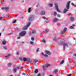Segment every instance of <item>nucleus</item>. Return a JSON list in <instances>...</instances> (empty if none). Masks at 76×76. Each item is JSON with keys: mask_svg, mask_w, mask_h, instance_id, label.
<instances>
[{"mask_svg": "<svg viewBox=\"0 0 76 76\" xmlns=\"http://www.w3.org/2000/svg\"><path fill=\"white\" fill-rule=\"evenodd\" d=\"M70 1H68L66 5V8L67 9L65 8L63 11V12L64 13H65L66 12L68 11V9H69V7H70Z\"/></svg>", "mask_w": 76, "mask_h": 76, "instance_id": "nucleus-1", "label": "nucleus"}, {"mask_svg": "<svg viewBox=\"0 0 76 76\" xmlns=\"http://www.w3.org/2000/svg\"><path fill=\"white\" fill-rule=\"evenodd\" d=\"M31 23V22L28 23L27 24L26 26H25L24 27H23V30H25L26 29H28V27H29V25H30Z\"/></svg>", "mask_w": 76, "mask_h": 76, "instance_id": "nucleus-2", "label": "nucleus"}, {"mask_svg": "<svg viewBox=\"0 0 76 76\" xmlns=\"http://www.w3.org/2000/svg\"><path fill=\"white\" fill-rule=\"evenodd\" d=\"M25 34H26V31H23L19 34V35L23 37V36L25 35Z\"/></svg>", "mask_w": 76, "mask_h": 76, "instance_id": "nucleus-3", "label": "nucleus"}, {"mask_svg": "<svg viewBox=\"0 0 76 76\" xmlns=\"http://www.w3.org/2000/svg\"><path fill=\"white\" fill-rule=\"evenodd\" d=\"M34 19V17L33 15L31 16L29 18L28 20L29 21H32Z\"/></svg>", "mask_w": 76, "mask_h": 76, "instance_id": "nucleus-4", "label": "nucleus"}, {"mask_svg": "<svg viewBox=\"0 0 76 76\" xmlns=\"http://www.w3.org/2000/svg\"><path fill=\"white\" fill-rule=\"evenodd\" d=\"M55 5L56 8V10H57V12H60V11L58 9V5L56 3H55Z\"/></svg>", "mask_w": 76, "mask_h": 76, "instance_id": "nucleus-5", "label": "nucleus"}, {"mask_svg": "<svg viewBox=\"0 0 76 76\" xmlns=\"http://www.w3.org/2000/svg\"><path fill=\"white\" fill-rule=\"evenodd\" d=\"M58 19L57 18H54L53 19V22H56L58 21Z\"/></svg>", "mask_w": 76, "mask_h": 76, "instance_id": "nucleus-6", "label": "nucleus"}, {"mask_svg": "<svg viewBox=\"0 0 76 76\" xmlns=\"http://www.w3.org/2000/svg\"><path fill=\"white\" fill-rule=\"evenodd\" d=\"M68 47V45L66 44H64L63 45V49L64 50H65V47Z\"/></svg>", "mask_w": 76, "mask_h": 76, "instance_id": "nucleus-7", "label": "nucleus"}, {"mask_svg": "<svg viewBox=\"0 0 76 76\" xmlns=\"http://www.w3.org/2000/svg\"><path fill=\"white\" fill-rule=\"evenodd\" d=\"M45 12L44 11H42L40 13L41 15H45Z\"/></svg>", "mask_w": 76, "mask_h": 76, "instance_id": "nucleus-8", "label": "nucleus"}, {"mask_svg": "<svg viewBox=\"0 0 76 76\" xmlns=\"http://www.w3.org/2000/svg\"><path fill=\"white\" fill-rule=\"evenodd\" d=\"M46 54H48V55H50L51 54V52L49 51L46 50L45 51Z\"/></svg>", "mask_w": 76, "mask_h": 76, "instance_id": "nucleus-9", "label": "nucleus"}, {"mask_svg": "<svg viewBox=\"0 0 76 76\" xmlns=\"http://www.w3.org/2000/svg\"><path fill=\"white\" fill-rule=\"evenodd\" d=\"M28 60V58H23V60L24 61H26Z\"/></svg>", "mask_w": 76, "mask_h": 76, "instance_id": "nucleus-10", "label": "nucleus"}, {"mask_svg": "<svg viewBox=\"0 0 76 76\" xmlns=\"http://www.w3.org/2000/svg\"><path fill=\"white\" fill-rule=\"evenodd\" d=\"M36 32V31H35V30H33L32 31V32H31L30 33V34L31 35V34H35Z\"/></svg>", "mask_w": 76, "mask_h": 76, "instance_id": "nucleus-11", "label": "nucleus"}, {"mask_svg": "<svg viewBox=\"0 0 76 76\" xmlns=\"http://www.w3.org/2000/svg\"><path fill=\"white\" fill-rule=\"evenodd\" d=\"M57 72H58V70H57V69H56L54 70L53 71V73H57Z\"/></svg>", "mask_w": 76, "mask_h": 76, "instance_id": "nucleus-12", "label": "nucleus"}, {"mask_svg": "<svg viewBox=\"0 0 76 76\" xmlns=\"http://www.w3.org/2000/svg\"><path fill=\"white\" fill-rule=\"evenodd\" d=\"M70 19L71 20V21H74V20H75L74 18L73 17H70Z\"/></svg>", "mask_w": 76, "mask_h": 76, "instance_id": "nucleus-13", "label": "nucleus"}, {"mask_svg": "<svg viewBox=\"0 0 76 76\" xmlns=\"http://www.w3.org/2000/svg\"><path fill=\"white\" fill-rule=\"evenodd\" d=\"M27 61H28V62H29L30 63H31V61L30 60V59H29V58H28L27 60Z\"/></svg>", "mask_w": 76, "mask_h": 76, "instance_id": "nucleus-14", "label": "nucleus"}, {"mask_svg": "<svg viewBox=\"0 0 76 76\" xmlns=\"http://www.w3.org/2000/svg\"><path fill=\"white\" fill-rule=\"evenodd\" d=\"M2 43L3 45H4L6 43V42L5 41H3L2 42Z\"/></svg>", "mask_w": 76, "mask_h": 76, "instance_id": "nucleus-15", "label": "nucleus"}, {"mask_svg": "<svg viewBox=\"0 0 76 76\" xmlns=\"http://www.w3.org/2000/svg\"><path fill=\"white\" fill-rule=\"evenodd\" d=\"M48 5L50 7H53V4H48Z\"/></svg>", "mask_w": 76, "mask_h": 76, "instance_id": "nucleus-16", "label": "nucleus"}, {"mask_svg": "<svg viewBox=\"0 0 76 76\" xmlns=\"http://www.w3.org/2000/svg\"><path fill=\"white\" fill-rule=\"evenodd\" d=\"M49 31V30L48 29H46L45 31V34H46V33H47V32H48Z\"/></svg>", "mask_w": 76, "mask_h": 76, "instance_id": "nucleus-17", "label": "nucleus"}, {"mask_svg": "<svg viewBox=\"0 0 76 76\" xmlns=\"http://www.w3.org/2000/svg\"><path fill=\"white\" fill-rule=\"evenodd\" d=\"M38 72V70L37 69H35L34 71V73H37Z\"/></svg>", "mask_w": 76, "mask_h": 76, "instance_id": "nucleus-18", "label": "nucleus"}, {"mask_svg": "<svg viewBox=\"0 0 76 76\" xmlns=\"http://www.w3.org/2000/svg\"><path fill=\"white\" fill-rule=\"evenodd\" d=\"M17 70V69L16 68H14L13 70L14 72H16Z\"/></svg>", "mask_w": 76, "mask_h": 76, "instance_id": "nucleus-19", "label": "nucleus"}, {"mask_svg": "<svg viewBox=\"0 0 76 76\" xmlns=\"http://www.w3.org/2000/svg\"><path fill=\"white\" fill-rule=\"evenodd\" d=\"M33 61L34 63H37V62H38V60L36 59H34V60Z\"/></svg>", "mask_w": 76, "mask_h": 76, "instance_id": "nucleus-20", "label": "nucleus"}, {"mask_svg": "<svg viewBox=\"0 0 76 76\" xmlns=\"http://www.w3.org/2000/svg\"><path fill=\"white\" fill-rule=\"evenodd\" d=\"M31 8H29L28 10V12H29V13L31 12Z\"/></svg>", "mask_w": 76, "mask_h": 76, "instance_id": "nucleus-21", "label": "nucleus"}, {"mask_svg": "<svg viewBox=\"0 0 76 76\" xmlns=\"http://www.w3.org/2000/svg\"><path fill=\"white\" fill-rule=\"evenodd\" d=\"M66 30H67V28H64V32H66Z\"/></svg>", "mask_w": 76, "mask_h": 76, "instance_id": "nucleus-22", "label": "nucleus"}, {"mask_svg": "<svg viewBox=\"0 0 76 76\" xmlns=\"http://www.w3.org/2000/svg\"><path fill=\"white\" fill-rule=\"evenodd\" d=\"M8 66H12V63H9L8 64Z\"/></svg>", "mask_w": 76, "mask_h": 76, "instance_id": "nucleus-23", "label": "nucleus"}, {"mask_svg": "<svg viewBox=\"0 0 76 76\" xmlns=\"http://www.w3.org/2000/svg\"><path fill=\"white\" fill-rule=\"evenodd\" d=\"M10 54H9L8 56H5V57H6V58H9V57H10Z\"/></svg>", "mask_w": 76, "mask_h": 76, "instance_id": "nucleus-24", "label": "nucleus"}, {"mask_svg": "<svg viewBox=\"0 0 76 76\" xmlns=\"http://www.w3.org/2000/svg\"><path fill=\"white\" fill-rule=\"evenodd\" d=\"M71 4L72 6H74L75 7H76V5L73 4V3H72Z\"/></svg>", "mask_w": 76, "mask_h": 76, "instance_id": "nucleus-25", "label": "nucleus"}, {"mask_svg": "<svg viewBox=\"0 0 76 76\" xmlns=\"http://www.w3.org/2000/svg\"><path fill=\"white\" fill-rule=\"evenodd\" d=\"M5 10L7 11V10H8L9 9V7H5Z\"/></svg>", "mask_w": 76, "mask_h": 76, "instance_id": "nucleus-26", "label": "nucleus"}, {"mask_svg": "<svg viewBox=\"0 0 76 76\" xmlns=\"http://www.w3.org/2000/svg\"><path fill=\"white\" fill-rule=\"evenodd\" d=\"M39 51V48H37L36 50V53H38Z\"/></svg>", "mask_w": 76, "mask_h": 76, "instance_id": "nucleus-27", "label": "nucleus"}, {"mask_svg": "<svg viewBox=\"0 0 76 76\" xmlns=\"http://www.w3.org/2000/svg\"><path fill=\"white\" fill-rule=\"evenodd\" d=\"M50 64H48L45 65V66L46 67H48V66H50Z\"/></svg>", "mask_w": 76, "mask_h": 76, "instance_id": "nucleus-28", "label": "nucleus"}, {"mask_svg": "<svg viewBox=\"0 0 76 76\" xmlns=\"http://www.w3.org/2000/svg\"><path fill=\"white\" fill-rule=\"evenodd\" d=\"M42 41L43 42H44V43H45V42H46L45 40H44V39H43L42 40Z\"/></svg>", "mask_w": 76, "mask_h": 76, "instance_id": "nucleus-29", "label": "nucleus"}, {"mask_svg": "<svg viewBox=\"0 0 76 76\" xmlns=\"http://www.w3.org/2000/svg\"><path fill=\"white\" fill-rule=\"evenodd\" d=\"M64 63V60H63L61 62H60V64H63Z\"/></svg>", "mask_w": 76, "mask_h": 76, "instance_id": "nucleus-30", "label": "nucleus"}, {"mask_svg": "<svg viewBox=\"0 0 76 76\" xmlns=\"http://www.w3.org/2000/svg\"><path fill=\"white\" fill-rule=\"evenodd\" d=\"M56 39H56V37H54V38L53 39V41H56Z\"/></svg>", "mask_w": 76, "mask_h": 76, "instance_id": "nucleus-31", "label": "nucleus"}, {"mask_svg": "<svg viewBox=\"0 0 76 76\" xmlns=\"http://www.w3.org/2000/svg\"><path fill=\"white\" fill-rule=\"evenodd\" d=\"M56 15H57V12H54V16H56Z\"/></svg>", "mask_w": 76, "mask_h": 76, "instance_id": "nucleus-32", "label": "nucleus"}, {"mask_svg": "<svg viewBox=\"0 0 76 76\" xmlns=\"http://www.w3.org/2000/svg\"><path fill=\"white\" fill-rule=\"evenodd\" d=\"M30 43L31 44H32H32H34V42H31V41L30 42Z\"/></svg>", "mask_w": 76, "mask_h": 76, "instance_id": "nucleus-33", "label": "nucleus"}, {"mask_svg": "<svg viewBox=\"0 0 76 76\" xmlns=\"http://www.w3.org/2000/svg\"><path fill=\"white\" fill-rule=\"evenodd\" d=\"M22 75H26V74L25 73H22Z\"/></svg>", "mask_w": 76, "mask_h": 76, "instance_id": "nucleus-34", "label": "nucleus"}, {"mask_svg": "<svg viewBox=\"0 0 76 76\" xmlns=\"http://www.w3.org/2000/svg\"><path fill=\"white\" fill-rule=\"evenodd\" d=\"M16 20H15L13 21L12 22V23H15L16 22Z\"/></svg>", "mask_w": 76, "mask_h": 76, "instance_id": "nucleus-35", "label": "nucleus"}, {"mask_svg": "<svg viewBox=\"0 0 76 76\" xmlns=\"http://www.w3.org/2000/svg\"><path fill=\"white\" fill-rule=\"evenodd\" d=\"M4 48L5 49V50H7V47H5V46H4Z\"/></svg>", "mask_w": 76, "mask_h": 76, "instance_id": "nucleus-36", "label": "nucleus"}, {"mask_svg": "<svg viewBox=\"0 0 76 76\" xmlns=\"http://www.w3.org/2000/svg\"><path fill=\"white\" fill-rule=\"evenodd\" d=\"M45 57H48V55L46 54H45L44 55V56Z\"/></svg>", "mask_w": 76, "mask_h": 76, "instance_id": "nucleus-37", "label": "nucleus"}, {"mask_svg": "<svg viewBox=\"0 0 76 76\" xmlns=\"http://www.w3.org/2000/svg\"><path fill=\"white\" fill-rule=\"evenodd\" d=\"M42 18V19H46V17H43Z\"/></svg>", "mask_w": 76, "mask_h": 76, "instance_id": "nucleus-38", "label": "nucleus"}, {"mask_svg": "<svg viewBox=\"0 0 76 76\" xmlns=\"http://www.w3.org/2000/svg\"><path fill=\"white\" fill-rule=\"evenodd\" d=\"M43 70H44V69H45V65L43 66Z\"/></svg>", "mask_w": 76, "mask_h": 76, "instance_id": "nucleus-39", "label": "nucleus"}, {"mask_svg": "<svg viewBox=\"0 0 76 76\" xmlns=\"http://www.w3.org/2000/svg\"><path fill=\"white\" fill-rule=\"evenodd\" d=\"M31 39L32 41H34V39L33 37H31Z\"/></svg>", "mask_w": 76, "mask_h": 76, "instance_id": "nucleus-40", "label": "nucleus"}, {"mask_svg": "<svg viewBox=\"0 0 76 76\" xmlns=\"http://www.w3.org/2000/svg\"><path fill=\"white\" fill-rule=\"evenodd\" d=\"M20 37H18L17 38V39H20Z\"/></svg>", "mask_w": 76, "mask_h": 76, "instance_id": "nucleus-41", "label": "nucleus"}, {"mask_svg": "<svg viewBox=\"0 0 76 76\" xmlns=\"http://www.w3.org/2000/svg\"><path fill=\"white\" fill-rule=\"evenodd\" d=\"M1 9L2 10H4V9H5V7H2V8H1Z\"/></svg>", "mask_w": 76, "mask_h": 76, "instance_id": "nucleus-42", "label": "nucleus"}, {"mask_svg": "<svg viewBox=\"0 0 76 76\" xmlns=\"http://www.w3.org/2000/svg\"><path fill=\"white\" fill-rule=\"evenodd\" d=\"M37 76H41V74H38Z\"/></svg>", "mask_w": 76, "mask_h": 76, "instance_id": "nucleus-43", "label": "nucleus"}, {"mask_svg": "<svg viewBox=\"0 0 76 76\" xmlns=\"http://www.w3.org/2000/svg\"><path fill=\"white\" fill-rule=\"evenodd\" d=\"M72 28H73V26H71V27H70V29H72Z\"/></svg>", "mask_w": 76, "mask_h": 76, "instance_id": "nucleus-44", "label": "nucleus"}, {"mask_svg": "<svg viewBox=\"0 0 76 76\" xmlns=\"http://www.w3.org/2000/svg\"><path fill=\"white\" fill-rule=\"evenodd\" d=\"M57 16L58 17H60V15H57Z\"/></svg>", "mask_w": 76, "mask_h": 76, "instance_id": "nucleus-45", "label": "nucleus"}, {"mask_svg": "<svg viewBox=\"0 0 76 76\" xmlns=\"http://www.w3.org/2000/svg\"><path fill=\"white\" fill-rule=\"evenodd\" d=\"M38 6H39V3H38V4H37V6H36V7H38Z\"/></svg>", "mask_w": 76, "mask_h": 76, "instance_id": "nucleus-46", "label": "nucleus"}, {"mask_svg": "<svg viewBox=\"0 0 76 76\" xmlns=\"http://www.w3.org/2000/svg\"><path fill=\"white\" fill-rule=\"evenodd\" d=\"M17 69H20V67H17Z\"/></svg>", "mask_w": 76, "mask_h": 76, "instance_id": "nucleus-47", "label": "nucleus"}, {"mask_svg": "<svg viewBox=\"0 0 76 76\" xmlns=\"http://www.w3.org/2000/svg\"><path fill=\"white\" fill-rule=\"evenodd\" d=\"M74 56H75L76 57V54H74Z\"/></svg>", "mask_w": 76, "mask_h": 76, "instance_id": "nucleus-48", "label": "nucleus"}, {"mask_svg": "<svg viewBox=\"0 0 76 76\" xmlns=\"http://www.w3.org/2000/svg\"><path fill=\"white\" fill-rule=\"evenodd\" d=\"M61 34H63V31H61Z\"/></svg>", "mask_w": 76, "mask_h": 76, "instance_id": "nucleus-49", "label": "nucleus"}, {"mask_svg": "<svg viewBox=\"0 0 76 76\" xmlns=\"http://www.w3.org/2000/svg\"><path fill=\"white\" fill-rule=\"evenodd\" d=\"M23 67H20V69H23Z\"/></svg>", "mask_w": 76, "mask_h": 76, "instance_id": "nucleus-50", "label": "nucleus"}, {"mask_svg": "<svg viewBox=\"0 0 76 76\" xmlns=\"http://www.w3.org/2000/svg\"><path fill=\"white\" fill-rule=\"evenodd\" d=\"M18 29H19L18 28H15V30H18Z\"/></svg>", "mask_w": 76, "mask_h": 76, "instance_id": "nucleus-51", "label": "nucleus"}, {"mask_svg": "<svg viewBox=\"0 0 76 76\" xmlns=\"http://www.w3.org/2000/svg\"><path fill=\"white\" fill-rule=\"evenodd\" d=\"M68 16H70V15H71V14L70 13H69L68 15Z\"/></svg>", "mask_w": 76, "mask_h": 76, "instance_id": "nucleus-52", "label": "nucleus"}, {"mask_svg": "<svg viewBox=\"0 0 76 76\" xmlns=\"http://www.w3.org/2000/svg\"><path fill=\"white\" fill-rule=\"evenodd\" d=\"M1 19H2V17H0V20H1Z\"/></svg>", "mask_w": 76, "mask_h": 76, "instance_id": "nucleus-53", "label": "nucleus"}, {"mask_svg": "<svg viewBox=\"0 0 76 76\" xmlns=\"http://www.w3.org/2000/svg\"><path fill=\"white\" fill-rule=\"evenodd\" d=\"M19 53L18 52V53H17V55H19Z\"/></svg>", "mask_w": 76, "mask_h": 76, "instance_id": "nucleus-54", "label": "nucleus"}, {"mask_svg": "<svg viewBox=\"0 0 76 76\" xmlns=\"http://www.w3.org/2000/svg\"><path fill=\"white\" fill-rule=\"evenodd\" d=\"M42 55H43V56H44V53H42Z\"/></svg>", "mask_w": 76, "mask_h": 76, "instance_id": "nucleus-55", "label": "nucleus"}, {"mask_svg": "<svg viewBox=\"0 0 76 76\" xmlns=\"http://www.w3.org/2000/svg\"><path fill=\"white\" fill-rule=\"evenodd\" d=\"M57 25H58V26H59V25H60V24L59 23H58Z\"/></svg>", "mask_w": 76, "mask_h": 76, "instance_id": "nucleus-56", "label": "nucleus"}, {"mask_svg": "<svg viewBox=\"0 0 76 76\" xmlns=\"http://www.w3.org/2000/svg\"><path fill=\"white\" fill-rule=\"evenodd\" d=\"M71 75H72L71 74H69V75H68V76H71Z\"/></svg>", "mask_w": 76, "mask_h": 76, "instance_id": "nucleus-57", "label": "nucleus"}, {"mask_svg": "<svg viewBox=\"0 0 76 76\" xmlns=\"http://www.w3.org/2000/svg\"><path fill=\"white\" fill-rule=\"evenodd\" d=\"M17 16H18V15H15V17H17Z\"/></svg>", "mask_w": 76, "mask_h": 76, "instance_id": "nucleus-58", "label": "nucleus"}, {"mask_svg": "<svg viewBox=\"0 0 76 76\" xmlns=\"http://www.w3.org/2000/svg\"><path fill=\"white\" fill-rule=\"evenodd\" d=\"M72 26H75V25L74 24H73Z\"/></svg>", "mask_w": 76, "mask_h": 76, "instance_id": "nucleus-59", "label": "nucleus"}, {"mask_svg": "<svg viewBox=\"0 0 76 76\" xmlns=\"http://www.w3.org/2000/svg\"><path fill=\"white\" fill-rule=\"evenodd\" d=\"M58 39H61V37L58 38Z\"/></svg>", "mask_w": 76, "mask_h": 76, "instance_id": "nucleus-60", "label": "nucleus"}, {"mask_svg": "<svg viewBox=\"0 0 76 76\" xmlns=\"http://www.w3.org/2000/svg\"><path fill=\"white\" fill-rule=\"evenodd\" d=\"M53 76V75H49V76Z\"/></svg>", "mask_w": 76, "mask_h": 76, "instance_id": "nucleus-61", "label": "nucleus"}, {"mask_svg": "<svg viewBox=\"0 0 76 76\" xmlns=\"http://www.w3.org/2000/svg\"><path fill=\"white\" fill-rule=\"evenodd\" d=\"M19 59H22V58H19Z\"/></svg>", "mask_w": 76, "mask_h": 76, "instance_id": "nucleus-62", "label": "nucleus"}, {"mask_svg": "<svg viewBox=\"0 0 76 76\" xmlns=\"http://www.w3.org/2000/svg\"><path fill=\"white\" fill-rule=\"evenodd\" d=\"M1 33H0V36H1Z\"/></svg>", "mask_w": 76, "mask_h": 76, "instance_id": "nucleus-63", "label": "nucleus"}, {"mask_svg": "<svg viewBox=\"0 0 76 76\" xmlns=\"http://www.w3.org/2000/svg\"><path fill=\"white\" fill-rule=\"evenodd\" d=\"M73 39H75V38H73Z\"/></svg>", "mask_w": 76, "mask_h": 76, "instance_id": "nucleus-64", "label": "nucleus"}]
</instances>
